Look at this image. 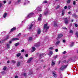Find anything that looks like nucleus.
<instances>
[{"mask_svg":"<svg viewBox=\"0 0 78 78\" xmlns=\"http://www.w3.org/2000/svg\"><path fill=\"white\" fill-rule=\"evenodd\" d=\"M6 1H3V3H6Z\"/></svg>","mask_w":78,"mask_h":78,"instance_id":"obj_60","label":"nucleus"},{"mask_svg":"<svg viewBox=\"0 0 78 78\" xmlns=\"http://www.w3.org/2000/svg\"><path fill=\"white\" fill-rule=\"evenodd\" d=\"M66 40H63V43H66Z\"/></svg>","mask_w":78,"mask_h":78,"instance_id":"obj_45","label":"nucleus"},{"mask_svg":"<svg viewBox=\"0 0 78 78\" xmlns=\"http://www.w3.org/2000/svg\"><path fill=\"white\" fill-rule=\"evenodd\" d=\"M75 26L76 27H78V24H77L75 23Z\"/></svg>","mask_w":78,"mask_h":78,"instance_id":"obj_39","label":"nucleus"},{"mask_svg":"<svg viewBox=\"0 0 78 78\" xmlns=\"http://www.w3.org/2000/svg\"><path fill=\"white\" fill-rule=\"evenodd\" d=\"M36 10L37 11H41L42 10H41V7H38L37 9Z\"/></svg>","mask_w":78,"mask_h":78,"instance_id":"obj_10","label":"nucleus"},{"mask_svg":"<svg viewBox=\"0 0 78 78\" xmlns=\"http://www.w3.org/2000/svg\"><path fill=\"white\" fill-rule=\"evenodd\" d=\"M52 54H53V51H50L49 54H48V55H49V56H50Z\"/></svg>","mask_w":78,"mask_h":78,"instance_id":"obj_17","label":"nucleus"},{"mask_svg":"<svg viewBox=\"0 0 78 78\" xmlns=\"http://www.w3.org/2000/svg\"><path fill=\"white\" fill-rule=\"evenodd\" d=\"M67 2V3H70V0H68Z\"/></svg>","mask_w":78,"mask_h":78,"instance_id":"obj_36","label":"nucleus"},{"mask_svg":"<svg viewBox=\"0 0 78 78\" xmlns=\"http://www.w3.org/2000/svg\"><path fill=\"white\" fill-rule=\"evenodd\" d=\"M74 45V43L73 42H71V44L70 45V47H73Z\"/></svg>","mask_w":78,"mask_h":78,"instance_id":"obj_18","label":"nucleus"},{"mask_svg":"<svg viewBox=\"0 0 78 78\" xmlns=\"http://www.w3.org/2000/svg\"><path fill=\"white\" fill-rule=\"evenodd\" d=\"M58 23V22H55L54 23V27H56L57 26V23Z\"/></svg>","mask_w":78,"mask_h":78,"instance_id":"obj_26","label":"nucleus"},{"mask_svg":"<svg viewBox=\"0 0 78 78\" xmlns=\"http://www.w3.org/2000/svg\"><path fill=\"white\" fill-rule=\"evenodd\" d=\"M33 39V38L32 37H30L29 38L28 41L29 42H30L32 41Z\"/></svg>","mask_w":78,"mask_h":78,"instance_id":"obj_15","label":"nucleus"},{"mask_svg":"<svg viewBox=\"0 0 78 78\" xmlns=\"http://www.w3.org/2000/svg\"><path fill=\"white\" fill-rule=\"evenodd\" d=\"M2 73H5V71H3L2 72Z\"/></svg>","mask_w":78,"mask_h":78,"instance_id":"obj_61","label":"nucleus"},{"mask_svg":"<svg viewBox=\"0 0 78 78\" xmlns=\"http://www.w3.org/2000/svg\"><path fill=\"white\" fill-rule=\"evenodd\" d=\"M60 43V41H57L56 44V45H58V44H59Z\"/></svg>","mask_w":78,"mask_h":78,"instance_id":"obj_23","label":"nucleus"},{"mask_svg":"<svg viewBox=\"0 0 78 78\" xmlns=\"http://www.w3.org/2000/svg\"><path fill=\"white\" fill-rule=\"evenodd\" d=\"M6 16H7V13H5L4 14L3 16V17L4 18H5L6 17Z\"/></svg>","mask_w":78,"mask_h":78,"instance_id":"obj_24","label":"nucleus"},{"mask_svg":"<svg viewBox=\"0 0 78 78\" xmlns=\"http://www.w3.org/2000/svg\"><path fill=\"white\" fill-rule=\"evenodd\" d=\"M21 0H18L17 2L18 3H20V2Z\"/></svg>","mask_w":78,"mask_h":78,"instance_id":"obj_56","label":"nucleus"},{"mask_svg":"<svg viewBox=\"0 0 78 78\" xmlns=\"http://www.w3.org/2000/svg\"><path fill=\"white\" fill-rule=\"evenodd\" d=\"M43 3H47V1H44Z\"/></svg>","mask_w":78,"mask_h":78,"instance_id":"obj_43","label":"nucleus"},{"mask_svg":"<svg viewBox=\"0 0 78 78\" xmlns=\"http://www.w3.org/2000/svg\"><path fill=\"white\" fill-rule=\"evenodd\" d=\"M50 50H53V47H51L49 48Z\"/></svg>","mask_w":78,"mask_h":78,"instance_id":"obj_40","label":"nucleus"},{"mask_svg":"<svg viewBox=\"0 0 78 78\" xmlns=\"http://www.w3.org/2000/svg\"><path fill=\"white\" fill-rule=\"evenodd\" d=\"M20 62H18L17 63V66L18 67L19 66H20Z\"/></svg>","mask_w":78,"mask_h":78,"instance_id":"obj_27","label":"nucleus"},{"mask_svg":"<svg viewBox=\"0 0 78 78\" xmlns=\"http://www.w3.org/2000/svg\"><path fill=\"white\" fill-rule=\"evenodd\" d=\"M21 33H20L19 34H18L17 35V37H19V36H21Z\"/></svg>","mask_w":78,"mask_h":78,"instance_id":"obj_33","label":"nucleus"},{"mask_svg":"<svg viewBox=\"0 0 78 78\" xmlns=\"http://www.w3.org/2000/svg\"><path fill=\"white\" fill-rule=\"evenodd\" d=\"M73 33V30H70L69 31V33Z\"/></svg>","mask_w":78,"mask_h":78,"instance_id":"obj_31","label":"nucleus"},{"mask_svg":"<svg viewBox=\"0 0 78 78\" xmlns=\"http://www.w3.org/2000/svg\"><path fill=\"white\" fill-rule=\"evenodd\" d=\"M11 62H12V63H13V64H15V63H16V62L14 60H12Z\"/></svg>","mask_w":78,"mask_h":78,"instance_id":"obj_30","label":"nucleus"},{"mask_svg":"<svg viewBox=\"0 0 78 78\" xmlns=\"http://www.w3.org/2000/svg\"><path fill=\"white\" fill-rule=\"evenodd\" d=\"M70 8H71V7L70 6V5H69L68 6V7H67V9H69Z\"/></svg>","mask_w":78,"mask_h":78,"instance_id":"obj_32","label":"nucleus"},{"mask_svg":"<svg viewBox=\"0 0 78 78\" xmlns=\"http://www.w3.org/2000/svg\"><path fill=\"white\" fill-rule=\"evenodd\" d=\"M41 33V29H38L37 31V34H40Z\"/></svg>","mask_w":78,"mask_h":78,"instance_id":"obj_13","label":"nucleus"},{"mask_svg":"<svg viewBox=\"0 0 78 78\" xmlns=\"http://www.w3.org/2000/svg\"><path fill=\"white\" fill-rule=\"evenodd\" d=\"M64 10H62V16H64Z\"/></svg>","mask_w":78,"mask_h":78,"instance_id":"obj_38","label":"nucleus"},{"mask_svg":"<svg viewBox=\"0 0 78 78\" xmlns=\"http://www.w3.org/2000/svg\"><path fill=\"white\" fill-rule=\"evenodd\" d=\"M34 23V22H33L32 23V24L30 26V27H29L28 29L29 30H31V28L32 27H33V24Z\"/></svg>","mask_w":78,"mask_h":78,"instance_id":"obj_7","label":"nucleus"},{"mask_svg":"<svg viewBox=\"0 0 78 78\" xmlns=\"http://www.w3.org/2000/svg\"><path fill=\"white\" fill-rule=\"evenodd\" d=\"M20 55H21V54H20V53H18L16 55V56H17V57H19V56H20Z\"/></svg>","mask_w":78,"mask_h":78,"instance_id":"obj_28","label":"nucleus"},{"mask_svg":"<svg viewBox=\"0 0 78 78\" xmlns=\"http://www.w3.org/2000/svg\"><path fill=\"white\" fill-rule=\"evenodd\" d=\"M56 62V61H54L53 60H52L51 62V66L53 67L55 65V63Z\"/></svg>","mask_w":78,"mask_h":78,"instance_id":"obj_6","label":"nucleus"},{"mask_svg":"<svg viewBox=\"0 0 78 78\" xmlns=\"http://www.w3.org/2000/svg\"><path fill=\"white\" fill-rule=\"evenodd\" d=\"M49 28V27H47V24H45L44 25L43 30L45 32H47V30Z\"/></svg>","mask_w":78,"mask_h":78,"instance_id":"obj_1","label":"nucleus"},{"mask_svg":"<svg viewBox=\"0 0 78 78\" xmlns=\"http://www.w3.org/2000/svg\"><path fill=\"white\" fill-rule=\"evenodd\" d=\"M27 3H26V2H24L23 3V5H27Z\"/></svg>","mask_w":78,"mask_h":78,"instance_id":"obj_44","label":"nucleus"},{"mask_svg":"<svg viewBox=\"0 0 78 78\" xmlns=\"http://www.w3.org/2000/svg\"><path fill=\"white\" fill-rule=\"evenodd\" d=\"M10 37H9V35H7L5 39H9V38Z\"/></svg>","mask_w":78,"mask_h":78,"instance_id":"obj_29","label":"nucleus"},{"mask_svg":"<svg viewBox=\"0 0 78 78\" xmlns=\"http://www.w3.org/2000/svg\"><path fill=\"white\" fill-rule=\"evenodd\" d=\"M23 58V56H20V59H22V58Z\"/></svg>","mask_w":78,"mask_h":78,"instance_id":"obj_48","label":"nucleus"},{"mask_svg":"<svg viewBox=\"0 0 78 78\" xmlns=\"http://www.w3.org/2000/svg\"><path fill=\"white\" fill-rule=\"evenodd\" d=\"M25 56L26 57H28V54H27L25 55Z\"/></svg>","mask_w":78,"mask_h":78,"instance_id":"obj_51","label":"nucleus"},{"mask_svg":"<svg viewBox=\"0 0 78 78\" xmlns=\"http://www.w3.org/2000/svg\"><path fill=\"white\" fill-rule=\"evenodd\" d=\"M65 19V23L66 24H67L68 23V20H67V18H66L64 19Z\"/></svg>","mask_w":78,"mask_h":78,"instance_id":"obj_11","label":"nucleus"},{"mask_svg":"<svg viewBox=\"0 0 78 78\" xmlns=\"http://www.w3.org/2000/svg\"><path fill=\"white\" fill-rule=\"evenodd\" d=\"M23 75L24 76H27V74H26V73H24L23 74Z\"/></svg>","mask_w":78,"mask_h":78,"instance_id":"obj_50","label":"nucleus"},{"mask_svg":"<svg viewBox=\"0 0 78 78\" xmlns=\"http://www.w3.org/2000/svg\"><path fill=\"white\" fill-rule=\"evenodd\" d=\"M63 36V35H62V34H59L58 35V37L61 38V37H62V36Z\"/></svg>","mask_w":78,"mask_h":78,"instance_id":"obj_22","label":"nucleus"},{"mask_svg":"<svg viewBox=\"0 0 78 78\" xmlns=\"http://www.w3.org/2000/svg\"><path fill=\"white\" fill-rule=\"evenodd\" d=\"M55 51L56 52H58V49H55Z\"/></svg>","mask_w":78,"mask_h":78,"instance_id":"obj_54","label":"nucleus"},{"mask_svg":"<svg viewBox=\"0 0 78 78\" xmlns=\"http://www.w3.org/2000/svg\"><path fill=\"white\" fill-rule=\"evenodd\" d=\"M24 49H23L22 50H21V52H23L24 51Z\"/></svg>","mask_w":78,"mask_h":78,"instance_id":"obj_58","label":"nucleus"},{"mask_svg":"<svg viewBox=\"0 0 78 78\" xmlns=\"http://www.w3.org/2000/svg\"><path fill=\"white\" fill-rule=\"evenodd\" d=\"M48 9H47L45 10V11L43 13V14L44 16H46V15H47V14H48Z\"/></svg>","mask_w":78,"mask_h":78,"instance_id":"obj_4","label":"nucleus"},{"mask_svg":"<svg viewBox=\"0 0 78 78\" xmlns=\"http://www.w3.org/2000/svg\"><path fill=\"white\" fill-rule=\"evenodd\" d=\"M15 78H18V76H15Z\"/></svg>","mask_w":78,"mask_h":78,"instance_id":"obj_57","label":"nucleus"},{"mask_svg":"<svg viewBox=\"0 0 78 78\" xmlns=\"http://www.w3.org/2000/svg\"><path fill=\"white\" fill-rule=\"evenodd\" d=\"M42 14L40 15L39 17L38 18V21H40V20H41V18H42Z\"/></svg>","mask_w":78,"mask_h":78,"instance_id":"obj_8","label":"nucleus"},{"mask_svg":"<svg viewBox=\"0 0 78 78\" xmlns=\"http://www.w3.org/2000/svg\"><path fill=\"white\" fill-rule=\"evenodd\" d=\"M43 56H44V53H41L39 55L40 58H42L43 57Z\"/></svg>","mask_w":78,"mask_h":78,"instance_id":"obj_12","label":"nucleus"},{"mask_svg":"<svg viewBox=\"0 0 78 78\" xmlns=\"http://www.w3.org/2000/svg\"><path fill=\"white\" fill-rule=\"evenodd\" d=\"M30 3V2L28 1L27 3V4H28V3Z\"/></svg>","mask_w":78,"mask_h":78,"instance_id":"obj_62","label":"nucleus"},{"mask_svg":"<svg viewBox=\"0 0 78 78\" xmlns=\"http://www.w3.org/2000/svg\"><path fill=\"white\" fill-rule=\"evenodd\" d=\"M57 58H58V55H55L53 57V58L54 59H56Z\"/></svg>","mask_w":78,"mask_h":78,"instance_id":"obj_20","label":"nucleus"},{"mask_svg":"<svg viewBox=\"0 0 78 78\" xmlns=\"http://www.w3.org/2000/svg\"><path fill=\"white\" fill-rule=\"evenodd\" d=\"M7 46L8 48H9V44H7Z\"/></svg>","mask_w":78,"mask_h":78,"instance_id":"obj_35","label":"nucleus"},{"mask_svg":"<svg viewBox=\"0 0 78 78\" xmlns=\"http://www.w3.org/2000/svg\"><path fill=\"white\" fill-rule=\"evenodd\" d=\"M73 17H76V14H74L72 15Z\"/></svg>","mask_w":78,"mask_h":78,"instance_id":"obj_41","label":"nucleus"},{"mask_svg":"<svg viewBox=\"0 0 78 78\" xmlns=\"http://www.w3.org/2000/svg\"><path fill=\"white\" fill-rule=\"evenodd\" d=\"M11 43H12V41H9V44H11Z\"/></svg>","mask_w":78,"mask_h":78,"instance_id":"obj_59","label":"nucleus"},{"mask_svg":"<svg viewBox=\"0 0 78 78\" xmlns=\"http://www.w3.org/2000/svg\"><path fill=\"white\" fill-rule=\"evenodd\" d=\"M19 44V42H18L16 44H15L14 45L15 46V47H17L18 46V45Z\"/></svg>","mask_w":78,"mask_h":78,"instance_id":"obj_25","label":"nucleus"},{"mask_svg":"<svg viewBox=\"0 0 78 78\" xmlns=\"http://www.w3.org/2000/svg\"><path fill=\"white\" fill-rule=\"evenodd\" d=\"M34 46L35 47H39L40 46V43L35 44Z\"/></svg>","mask_w":78,"mask_h":78,"instance_id":"obj_9","label":"nucleus"},{"mask_svg":"<svg viewBox=\"0 0 78 78\" xmlns=\"http://www.w3.org/2000/svg\"><path fill=\"white\" fill-rule=\"evenodd\" d=\"M66 53H67V52H66V51H65L62 52V54L63 55H64V54H66Z\"/></svg>","mask_w":78,"mask_h":78,"instance_id":"obj_37","label":"nucleus"},{"mask_svg":"<svg viewBox=\"0 0 78 78\" xmlns=\"http://www.w3.org/2000/svg\"><path fill=\"white\" fill-rule=\"evenodd\" d=\"M64 8L65 9H66L67 8V6H65L64 7Z\"/></svg>","mask_w":78,"mask_h":78,"instance_id":"obj_55","label":"nucleus"},{"mask_svg":"<svg viewBox=\"0 0 78 78\" xmlns=\"http://www.w3.org/2000/svg\"><path fill=\"white\" fill-rule=\"evenodd\" d=\"M32 59H33V58H30L28 60V61H27V63H30V62H31V60H32Z\"/></svg>","mask_w":78,"mask_h":78,"instance_id":"obj_14","label":"nucleus"},{"mask_svg":"<svg viewBox=\"0 0 78 78\" xmlns=\"http://www.w3.org/2000/svg\"><path fill=\"white\" fill-rule=\"evenodd\" d=\"M32 51H31L32 52H33V51H34L36 50V48L34 47H32Z\"/></svg>","mask_w":78,"mask_h":78,"instance_id":"obj_16","label":"nucleus"},{"mask_svg":"<svg viewBox=\"0 0 78 78\" xmlns=\"http://www.w3.org/2000/svg\"><path fill=\"white\" fill-rule=\"evenodd\" d=\"M67 67V65H62L61 67L60 68L61 70H64V69H65L66 67Z\"/></svg>","mask_w":78,"mask_h":78,"instance_id":"obj_2","label":"nucleus"},{"mask_svg":"<svg viewBox=\"0 0 78 78\" xmlns=\"http://www.w3.org/2000/svg\"><path fill=\"white\" fill-rule=\"evenodd\" d=\"M11 3V1H9V2L8 3L9 5Z\"/></svg>","mask_w":78,"mask_h":78,"instance_id":"obj_53","label":"nucleus"},{"mask_svg":"<svg viewBox=\"0 0 78 78\" xmlns=\"http://www.w3.org/2000/svg\"><path fill=\"white\" fill-rule=\"evenodd\" d=\"M60 37H57L56 39L57 40H59V39H60Z\"/></svg>","mask_w":78,"mask_h":78,"instance_id":"obj_47","label":"nucleus"},{"mask_svg":"<svg viewBox=\"0 0 78 78\" xmlns=\"http://www.w3.org/2000/svg\"><path fill=\"white\" fill-rule=\"evenodd\" d=\"M59 8V5H58L56 7V9H58Z\"/></svg>","mask_w":78,"mask_h":78,"instance_id":"obj_46","label":"nucleus"},{"mask_svg":"<svg viewBox=\"0 0 78 78\" xmlns=\"http://www.w3.org/2000/svg\"><path fill=\"white\" fill-rule=\"evenodd\" d=\"M7 63H9V61H7Z\"/></svg>","mask_w":78,"mask_h":78,"instance_id":"obj_64","label":"nucleus"},{"mask_svg":"<svg viewBox=\"0 0 78 78\" xmlns=\"http://www.w3.org/2000/svg\"><path fill=\"white\" fill-rule=\"evenodd\" d=\"M76 3V2H75V1H74L73 2V4L74 5H75V3Z\"/></svg>","mask_w":78,"mask_h":78,"instance_id":"obj_49","label":"nucleus"},{"mask_svg":"<svg viewBox=\"0 0 78 78\" xmlns=\"http://www.w3.org/2000/svg\"><path fill=\"white\" fill-rule=\"evenodd\" d=\"M33 14H34V13L33 12L30 13V14L27 16V19H29V18L31 17L32 16H33Z\"/></svg>","mask_w":78,"mask_h":78,"instance_id":"obj_3","label":"nucleus"},{"mask_svg":"<svg viewBox=\"0 0 78 78\" xmlns=\"http://www.w3.org/2000/svg\"><path fill=\"white\" fill-rule=\"evenodd\" d=\"M2 6H3V5L1 3H0V8H1Z\"/></svg>","mask_w":78,"mask_h":78,"instance_id":"obj_52","label":"nucleus"},{"mask_svg":"<svg viewBox=\"0 0 78 78\" xmlns=\"http://www.w3.org/2000/svg\"><path fill=\"white\" fill-rule=\"evenodd\" d=\"M45 67H46V66H44L43 67V69H44L45 68Z\"/></svg>","mask_w":78,"mask_h":78,"instance_id":"obj_63","label":"nucleus"},{"mask_svg":"<svg viewBox=\"0 0 78 78\" xmlns=\"http://www.w3.org/2000/svg\"><path fill=\"white\" fill-rule=\"evenodd\" d=\"M52 74L53 76H54V77H55V78H56V77H57V76L56 75V73L54 71H52Z\"/></svg>","mask_w":78,"mask_h":78,"instance_id":"obj_5","label":"nucleus"},{"mask_svg":"<svg viewBox=\"0 0 78 78\" xmlns=\"http://www.w3.org/2000/svg\"><path fill=\"white\" fill-rule=\"evenodd\" d=\"M3 70H6V66H5L3 68Z\"/></svg>","mask_w":78,"mask_h":78,"instance_id":"obj_34","label":"nucleus"},{"mask_svg":"<svg viewBox=\"0 0 78 78\" xmlns=\"http://www.w3.org/2000/svg\"><path fill=\"white\" fill-rule=\"evenodd\" d=\"M17 40H19V38H13L12 39V41H17Z\"/></svg>","mask_w":78,"mask_h":78,"instance_id":"obj_19","label":"nucleus"},{"mask_svg":"<svg viewBox=\"0 0 78 78\" xmlns=\"http://www.w3.org/2000/svg\"><path fill=\"white\" fill-rule=\"evenodd\" d=\"M16 28L15 27H13L12 28L11 30V32H12V31H13L15 30H16Z\"/></svg>","mask_w":78,"mask_h":78,"instance_id":"obj_21","label":"nucleus"},{"mask_svg":"<svg viewBox=\"0 0 78 78\" xmlns=\"http://www.w3.org/2000/svg\"><path fill=\"white\" fill-rule=\"evenodd\" d=\"M75 35L76 36L78 35V32L76 31V32Z\"/></svg>","mask_w":78,"mask_h":78,"instance_id":"obj_42","label":"nucleus"}]
</instances>
